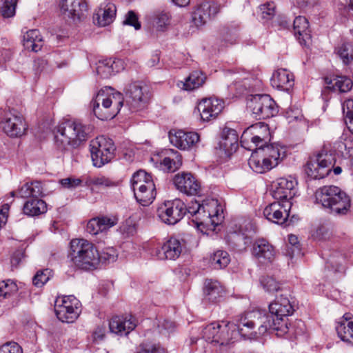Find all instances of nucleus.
<instances>
[{"label": "nucleus", "mask_w": 353, "mask_h": 353, "mask_svg": "<svg viewBox=\"0 0 353 353\" xmlns=\"http://www.w3.org/2000/svg\"><path fill=\"white\" fill-rule=\"evenodd\" d=\"M289 299L280 296L269 305V314L265 311L247 312L237 321L239 333L244 338L263 335L268 330L276 332L278 336L291 333L295 336L304 332V323L296 320L293 325L288 323V316L294 312Z\"/></svg>", "instance_id": "nucleus-1"}, {"label": "nucleus", "mask_w": 353, "mask_h": 353, "mask_svg": "<svg viewBox=\"0 0 353 353\" xmlns=\"http://www.w3.org/2000/svg\"><path fill=\"white\" fill-rule=\"evenodd\" d=\"M92 131V128L90 125L79 120H65L57 127L55 144L61 150L78 148L88 141Z\"/></svg>", "instance_id": "nucleus-2"}, {"label": "nucleus", "mask_w": 353, "mask_h": 353, "mask_svg": "<svg viewBox=\"0 0 353 353\" xmlns=\"http://www.w3.org/2000/svg\"><path fill=\"white\" fill-rule=\"evenodd\" d=\"M316 203L330 214L345 215L350 211L351 199L347 193L336 185H324L318 188L314 194Z\"/></svg>", "instance_id": "nucleus-3"}, {"label": "nucleus", "mask_w": 353, "mask_h": 353, "mask_svg": "<svg viewBox=\"0 0 353 353\" xmlns=\"http://www.w3.org/2000/svg\"><path fill=\"white\" fill-rule=\"evenodd\" d=\"M70 245V256L75 268L92 271L98 268L99 252L92 243L84 239H74Z\"/></svg>", "instance_id": "nucleus-4"}, {"label": "nucleus", "mask_w": 353, "mask_h": 353, "mask_svg": "<svg viewBox=\"0 0 353 353\" xmlns=\"http://www.w3.org/2000/svg\"><path fill=\"white\" fill-rule=\"evenodd\" d=\"M123 105V97L120 92L106 96L103 90L99 91L91 101L94 114L101 120L112 119L119 112Z\"/></svg>", "instance_id": "nucleus-5"}, {"label": "nucleus", "mask_w": 353, "mask_h": 353, "mask_svg": "<svg viewBox=\"0 0 353 353\" xmlns=\"http://www.w3.org/2000/svg\"><path fill=\"white\" fill-rule=\"evenodd\" d=\"M271 140L269 127L264 123L259 122L250 125L242 133L241 145L245 149L256 152Z\"/></svg>", "instance_id": "nucleus-6"}, {"label": "nucleus", "mask_w": 353, "mask_h": 353, "mask_svg": "<svg viewBox=\"0 0 353 353\" xmlns=\"http://www.w3.org/2000/svg\"><path fill=\"white\" fill-rule=\"evenodd\" d=\"M240 317L236 319V323L234 326L237 327V321ZM232 325L230 323L221 325L219 323L214 322L206 325L202 331L203 337L206 341L213 343L215 345L226 346L230 343H234V339L235 336L239 334L242 336L239 330L237 332L230 330ZM238 329V327H236Z\"/></svg>", "instance_id": "nucleus-7"}, {"label": "nucleus", "mask_w": 353, "mask_h": 353, "mask_svg": "<svg viewBox=\"0 0 353 353\" xmlns=\"http://www.w3.org/2000/svg\"><path fill=\"white\" fill-rule=\"evenodd\" d=\"M247 108L256 119H265L277 113L275 101L268 94L249 95L247 97Z\"/></svg>", "instance_id": "nucleus-8"}, {"label": "nucleus", "mask_w": 353, "mask_h": 353, "mask_svg": "<svg viewBox=\"0 0 353 353\" xmlns=\"http://www.w3.org/2000/svg\"><path fill=\"white\" fill-rule=\"evenodd\" d=\"M335 157L332 152L321 150L314 160L307 161L305 172L313 179H320L327 176L335 163Z\"/></svg>", "instance_id": "nucleus-9"}, {"label": "nucleus", "mask_w": 353, "mask_h": 353, "mask_svg": "<svg viewBox=\"0 0 353 353\" xmlns=\"http://www.w3.org/2000/svg\"><path fill=\"white\" fill-rule=\"evenodd\" d=\"M90 153L95 167L101 168L114 157L115 147L112 139L97 137L90 143Z\"/></svg>", "instance_id": "nucleus-10"}, {"label": "nucleus", "mask_w": 353, "mask_h": 353, "mask_svg": "<svg viewBox=\"0 0 353 353\" xmlns=\"http://www.w3.org/2000/svg\"><path fill=\"white\" fill-rule=\"evenodd\" d=\"M79 301L74 296H63L59 303L57 301L54 311L57 317L63 323H73L79 316L81 309Z\"/></svg>", "instance_id": "nucleus-11"}, {"label": "nucleus", "mask_w": 353, "mask_h": 353, "mask_svg": "<svg viewBox=\"0 0 353 353\" xmlns=\"http://www.w3.org/2000/svg\"><path fill=\"white\" fill-rule=\"evenodd\" d=\"M254 234L255 231L250 223L244 228L236 225L235 228L228 232L226 241L232 249L242 252L252 243Z\"/></svg>", "instance_id": "nucleus-12"}, {"label": "nucleus", "mask_w": 353, "mask_h": 353, "mask_svg": "<svg viewBox=\"0 0 353 353\" xmlns=\"http://www.w3.org/2000/svg\"><path fill=\"white\" fill-rule=\"evenodd\" d=\"M157 213L163 223L174 225L185 214V205L179 199L167 201L158 208Z\"/></svg>", "instance_id": "nucleus-13"}, {"label": "nucleus", "mask_w": 353, "mask_h": 353, "mask_svg": "<svg viewBox=\"0 0 353 353\" xmlns=\"http://www.w3.org/2000/svg\"><path fill=\"white\" fill-rule=\"evenodd\" d=\"M292 205L291 201L272 203L264 208L263 215L268 221L274 223L279 225L287 223V225H290L294 222L293 219H295V216H292L289 219Z\"/></svg>", "instance_id": "nucleus-14"}, {"label": "nucleus", "mask_w": 353, "mask_h": 353, "mask_svg": "<svg viewBox=\"0 0 353 353\" xmlns=\"http://www.w3.org/2000/svg\"><path fill=\"white\" fill-rule=\"evenodd\" d=\"M128 103L133 110L143 108L148 102L150 94L148 88L141 81H134L125 88Z\"/></svg>", "instance_id": "nucleus-15"}, {"label": "nucleus", "mask_w": 353, "mask_h": 353, "mask_svg": "<svg viewBox=\"0 0 353 353\" xmlns=\"http://www.w3.org/2000/svg\"><path fill=\"white\" fill-rule=\"evenodd\" d=\"M297 181L289 176L277 179L272 184L273 198L281 203L291 201L296 193Z\"/></svg>", "instance_id": "nucleus-16"}, {"label": "nucleus", "mask_w": 353, "mask_h": 353, "mask_svg": "<svg viewBox=\"0 0 353 353\" xmlns=\"http://www.w3.org/2000/svg\"><path fill=\"white\" fill-rule=\"evenodd\" d=\"M218 201L216 199H207L203 201L201 208L197 211V213L192 221L197 228L201 226H208L209 224L218 225L216 223L214 217L218 218L219 210Z\"/></svg>", "instance_id": "nucleus-17"}, {"label": "nucleus", "mask_w": 353, "mask_h": 353, "mask_svg": "<svg viewBox=\"0 0 353 353\" xmlns=\"http://www.w3.org/2000/svg\"><path fill=\"white\" fill-rule=\"evenodd\" d=\"M60 6L64 17L70 19L74 23L81 21L88 12L85 0H61Z\"/></svg>", "instance_id": "nucleus-18"}, {"label": "nucleus", "mask_w": 353, "mask_h": 353, "mask_svg": "<svg viewBox=\"0 0 353 353\" xmlns=\"http://www.w3.org/2000/svg\"><path fill=\"white\" fill-rule=\"evenodd\" d=\"M173 183L176 188L185 194L191 196L201 193V183L191 173L181 172L176 174Z\"/></svg>", "instance_id": "nucleus-19"}, {"label": "nucleus", "mask_w": 353, "mask_h": 353, "mask_svg": "<svg viewBox=\"0 0 353 353\" xmlns=\"http://www.w3.org/2000/svg\"><path fill=\"white\" fill-rule=\"evenodd\" d=\"M0 127L10 137H17L23 134L27 125L21 116L8 112L0 122Z\"/></svg>", "instance_id": "nucleus-20"}, {"label": "nucleus", "mask_w": 353, "mask_h": 353, "mask_svg": "<svg viewBox=\"0 0 353 353\" xmlns=\"http://www.w3.org/2000/svg\"><path fill=\"white\" fill-rule=\"evenodd\" d=\"M170 143L180 150H188L199 140V135L194 132H185L182 130H170L169 132Z\"/></svg>", "instance_id": "nucleus-21"}, {"label": "nucleus", "mask_w": 353, "mask_h": 353, "mask_svg": "<svg viewBox=\"0 0 353 353\" xmlns=\"http://www.w3.org/2000/svg\"><path fill=\"white\" fill-rule=\"evenodd\" d=\"M219 11L214 2L205 1L198 6L192 13V21L196 27L205 24L208 20L214 17Z\"/></svg>", "instance_id": "nucleus-22"}, {"label": "nucleus", "mask_w": 353, "mask_h": 353, "mask_svg": "<svg viewBox=\"0 0 353 353\" xmlns=\"http://www.w3.org/2000/svg\"><path fill=\"white\" fill-rule=\"evenodd\" d=\"M183 245L176 238L167 240L160 248H157L154 255L160 260H175L182 252Z\"/></svg>", "instance_id": "nucleus-23"}, {"label": "nucleus", "mask_w": 353, "mask_h": 353, "mask_svg": "<svg viewBox=\"0 0 353 353\" xmlns=\"http://www.w3.org/2000/svg\"><path fill=\"white\" fill-rule=\"evenodd\" d=\"M109 330L111 333L117 335H127L137 327V320L132 316H115L109 321Z\"/></svg>", "instance_id": "nucleus-24"}, {"label": "nucleus", "mask_w": 353, "mask_h": 353, "mask_svg": "<svg viewBox=\"0 0 353 353\" xmlns=\"http://www.w3.org/2000/svg\"><path fill=\"white\" fill-rule=\"evenodd\" d=\"M238 141L237 132L234 129L225 128L221 134L219 149L225 157H230L238 148Z\"/></svg>", "instance_id": "nucleus-25"}, {"label": "nucleus", "mask_w": 353, "mask_h": 353, "mask_svg": "<svg viewBox=\"0 0 353 353\" xmlns=\"http://www.w3.org/2000/svg\"><path fill=\"white\" fill-rule=\"evenodd\" d=\"M223 108V101L215 98L203 99L199 102L197 109L203 121L216 118Z\"/></svg>", "instance_id": "nucleus-26"}, {"label": "nucleus", "mask_w": 353, "mask_h": 353, "mask_svg": "<svg viewBox=\"0 0 353 353\" xmlns=\"http://www.w3.org/2000/svg\"><path fill=\"white\" fill-rule=\"evenodd\" d=\"M252 254L260 263L268 264L274 261L275 250L269 242L262 239L254 243Z\"/></svg>", "instance_id": "nucleus-27"}, {"label": "nucleus", "mask_w": 353, "mask_h": 353, "mask_svg": "<svg viewBox=\"0 0 353 353\" xmlns=\"http://www.w3.org/2000/svg\"><path fill=\"white\" fill-rule=\"evenodd\" d=\"M294 75L286 69H278L272 74L271 85L279 90L288 92L294 85Z\"/></svg>", "instance_id": "nucleus-28"}, {"label": "nucleus", "mask_w": 353, "mask_h": 353, "mask_svg": "<svg viewBox=\"0 0 353 353\" xmlns=\"http://www.w3.org/2000/svg\"><path fill=\"white\" fill-rule=\"evenodd\" d=\"M134 196L141 205L143 206L152 203L156 196L155 185L153 181H149L145 185H139L133 190Z\"/></svg>", "instance_id": "nucleus-29"}, {"label": "nucleus", "mask_w": 353, "mask_h": 353, "mask_svg": "<svg viewBox=\"0 0 353 353\" xmlns=\"http://www.w3.org/2000/svg\"><path fill=\"white\" fill-rule=\"evenodd\" d=\"M261 150L263 152V157L271 163L272 168L276 167L286 156L285 148L277 143H267Z\"/></svg>", "instance_id": "nucleus-30"}, {"label": "nucleus", "mask_w": 353, "mask_h": 353, "mask_svg": "<svg viewBox=\"0 0 353 353\" xmlns=\"http://www.w3.org/2000/svg\"><path fill=\"white\" fill-rule=\"evenodd\" d=\"M293 30L295 37L301 45H306L311 39L309 22L305 17H296L293 21Z\"/></svg>", "instance_id": "nucleus-31"}, {"label": "nucleus", "mask_w": 353, "mask_h": 353, "mask_svg": "<svg viewBox=\"0 0 353 353\" xmlns=\"http://www.w3.org/2000/svg\"><path fill=\"white\" fill-rule=\"evenodd\" d=\"M336 331L343 341L353 343V316L345 314L338 322Z\"/></svg>", "instance_id": "nucleus-32"}, {"label": "nucleus", "mask_w": 353, "mask_h": 353, "mask_svg": "<svg viewBox=\"0 0 353 353\" xmlns=\"http://www.w3.org/2000/svg\"><path fill=\"white\" fill-rule=\"evenodd\" d=\"M123 69L121 60L106 59L99 61L97 67V72L103 79L109 78L111 75Z\"/></svg>", "instance_id": "nucleus-33"}, {"label": "nucleus", "mask_w": 353, "mask_h": 353, "mask_svg": "<svg viewBox=\"0 0 353 353\" xmlns=\"http://www.w3.org/2000/svg\"><path fill=\"white\" fill-rule=\"evenodd\" d=\"M44 41L40 32L37 29L27 31L23 37V45L27 50L37 52L41 50Z\"/></svg>", "instance_id": "nucleus-34"}, {"label": "nucleus", "mask_w": 353, "mask_h": 353, "mask_svg": "<svg viewBox=\"0 0 353 353\" xmlns=\"http://www.w3.org/2000/svg\"><path fill=\"white\" fill-rule=\"evenodd\" d=\"M116 15V7L114 4H107L103 8H99L97 13L93 17L94 21H97L100 26H105L110 24Z\"/></svg>", "instance_id": "nucleus-35"}, {"label": "nucleus", "mask_w": 353, "mask_h": 353, "mask_svg": "<svg viewBox=\"0 0 353 353\" xmlns=\"http://www.w3.org/2000/svg\"><path fill=\"white\" fill-rule=\"evenodd\" d=\"M23 212L29 216H38L47 212V204L39 198H30L24 203Z\"/></svg>", "instance_id": "nucleus-36"}, {"label": "nucleus", "mask_w": 353, "mask_h": 353, "mask_svg": "<svg viewBox=\"0 0 353 353\" xmlns=\"http://www.w3.org/2000/svg\"><path fill=\"white\" fill-rule=\"evenodd\" d=\"M223 289L220 283L211 279H205L203 286L205 297L211 302H216L222 296Z\"/></svg>", "instance_id": "nucleus-37"}, {"label": "nucleus", "mask_w": 353, "mask_h": 353, "mask_svg": "<svg viewBox=\"0 0 353 353\" xmlns=\"http://www.w3.org/2000/svg\"><path fill=\"white\" fill-rule=\"evenodd\" d=\"M206 76L203 72L195 70L192 72L189 76L185 79V81H181L182 89L190 91L203 85L206 80Z\"/></svg>", "instance_id": "nucleus-38"}, {"label": "nucleus", "mask_w": 353, "mask_h": 353, "mask_svg": "<svg viewBox=\"0 0 353 353\" xmlns=\"http://www.w3.org/2000/svg\"><path fill=\"white\" fill-rule=\"evenodd\" d=\"M325 83L327 85V88L332 89L334 91L339 90L340 92L350 91L353 85L352 81L345 76H338L334 80L326 77Z\"/></svg>", "instance_id": "nucleus-39"}, {"label": "nucleus", "mask_w": 353, "mask_h": 353, "mask_svg": "<svg viewBox=\"0 0 353 353\" xmlns=\"http://www.w3.org/2000/svg\"><path fill=\"white\" fill-rule=\"evenodd\" d=\"M229 254L224 250H216L210 257V266L215 270H220L225 268L230 263Z\"/></svg>", "instance_id": "nucleus-40"}, {"label": "nucleus", "mask_w": 353, "mask_h": 353, "mask_svg": "<svg viewBox=\"0 0 353 353\" xmlns=\"http://www.w3.org/2000/svg\"><path fill=\"white\" fill-rule=\"evenodd\" d=\"M250 168L256 173H264L272 169V165L265 158H259L256 154L252 153L248 161Z\"/></svg>", "instance_id": "nucleus-41"}, {"label": "nucleus", "mask_w": 353, "mask_h": 353, "mask_svg": "<svg viewBox=\"0 0 353 353\" xmlns=\"http://www.w3.org/2000/svg\"><path fill=\"white\" fill-rule=\"evenodd\" d=\"M344 262V256L338 252H335L327 259L326 268L333 270L334 272H343L345 270Z\"/></svg>", "instance_id": "nucleus-42"}, {"label": "nucleus", "mask_w": 353, "mask_h": 353, "mask_svg": "<svg viewBox=\"0 0 353 353\" xmlns=\"http://www.w3.org/2000/svg\"><path fill=\"white\" fill-rule=\"evenodd\" d=\"M337 55L345 65L353 61V46L350 43H344L336 49Z\"/></svg>", "instance_id": "nucleus-43"}, {"label": "nucleus", "mask_w": 353, "mask_h": 353, "mask_svg": "<svg viewBox=\"0 0 353 353\" xmlns=\"http://www.w3.org/2000/svg\"><path fill=\"white\" fill-rule=\"evenodd\" d=\"M170 17L168 12H157L154 17L153 26L158 31H164L170 25Z\"/></svg>", "instance_id": "nucleus-44"}, {"label": "nucleus", "mask_w": 353, "mask_h": 353, "mask_svg": "<svg viewBox=\"0 0 353 353\" xmlns=\"http://www.w3.org/2000/svg\"><path fill=\"white\" fill-rule=\"evenodd\" d=\"M85 185L88 186L96 185L109 188L116 186L117 183L106 176H97L87 177L85 179Z\"/></svg>", "instance_id": "nucleus-45"}, {"label": "nucleus", "mask_w": 353, "mask_h": 353, "mask_svg": "<svg viewBox=\"0 0 353 353\" xmlns=\"http://www.w3.org/2000/svg\"><path fill=\"white\" fill-rule=\"evenodd\" d=\"M17 285L10 279L0 282V301L17 292Z\"/></svg>", "instance_id": "nucleus-46"}, {"label": "nucleus", "mask_w": 353, "mask_h": 353, "mask_svg": "<svg viewBox=\"0 0 353 353\" xmlns=\"http://www.w3.org/2000/svg\"><path fill=\"white\" fill-rule=\"evenodd\" d=\"M149 181H153L150 174L144 170H139L135 172L131 179L132 189L138 188L139 185H145L148 184Z\"/></svg>", "instance_id": "nucleus-47"}, {"label": "nucleus", "mask_w": 353, "mask_h": 353, "mask_svg": "<svg viewBox=\"0 0 353 353\" xmlns=\"http://www.w3.org/2000/svg\"><path fill=\"white\" fill-rule=\"evenodd\" d=\"M170 152L176 156V160L170 157H165L162 161V165L166 168L169 172H174L182 164L181 156L174 150H170Z\"/></svg>", "instance_id": "nucleus-48"}, {"label": "nucleus", "mask_w": 353, "mask_h": 353, "mask_svg": "<svg viewBox=\"0 0 353 353\" xmlns=\"http://www.w3.org/2000/svg\"><path fill=\"white\" fill-rule=\"evenodd\" d=\"M99 264L110 263L115 261L118 257V253L115 248L109 247L104 248L101 252H99Z\"/></svg>", "instance_id": "nucleus-49"}, {"label": "nucleus", "mask_w": 353, "mask_h": 353, "mask_svg": "<svg viewBox=\"0 0 353 353\" xmlns=\"http://www.w3.org/2000/svg\"><path fill=\"white\" fill-rule=\"evenodd\" d=\"M17 0H4L0 8V13L3 18H10L14 16Z\"/></svg>", "instance_id": "nucleus-50"}, {"label": "nucleus", "mask_w": 353, "mask_h": 353, "mask_svg": "<svg viewBox=\"0 0 353 353\" xmlns=\"http://www.w3.org/2000/svg\"><path fill=\"white\" fill-rule=\"evenodd\" d=\"M259 10L261 18L265 21L272 19L275 15V5L273 2L261 5Z\"/></svg>", "instance_id": "nucleus-51"}, {"label": "nucleus", "mask_w": 353, "mask_h": 353, "mask_svg": "<svg viewBox=\"0 0 353 353\" xmlns=\"http://www.w3.org/2000/svg\"><path fill=\"white\" fill-rule=\"evenodd\" d=\"M137 353H166L165 349L159 343L143 342L139 346Z\"/></svg>", "instance_id": "nucleus-52"}, {"label": "nucleus", "mask_w": 353, "mask_h": 353, "mask_svg": "<svg viewBox=\"0 0 353 353\" xmlns=\"http://www.w3.org/2000/svg\"><path fill=\"white\" fill-rule=\"evenodd\" d=\"M52 276V270L45 269L37 271L32 279L33 284L37 287H42L46 283Z\"/></svg>", "instance_id": "nucleus-53"}, {"label": "nucleus", "mask_w": 353, "mask_h": 353, "mask_svg": "<svg viewBox=\"0 0 353 353\" xmlns=\"http://www.w3.org/2000/svg\"><path fill=\"white\" fill-rule=\"evenodd\" d=\"M238 38L237 33L234 30L228 28H223L221 32V41L224 42L226 46L236 43Z\"/></svg>", "instance_id": "nucleus-54"}, {"label": "nucleus", "mask_w": 353, "mask_h": 353, "mask_svg": "<svg viewBox=\"0 0 353 353\" xmlns=\"http://www.w3.org/2000/svg\"><path fill=\"white\" fill-rule=\"evenodd\" d=\"M334 148L345 157H350L353 155V143L350 141H339L335 143Z\"/></svg>", "instance_id": "nucleus-55"}, {"label": "nucleus", "mask_w": 353, "mask_h": 353, "mask_svg": "<svg viewBox=\"0 0 353 353\" xmlns=\"http://www.w3.org/2000/svg\"><path fill=\"white\" fill-rule=\"evenodd\" d=\"M260 282L263 288L269 292H276L279 289V283L272 276H262Z\"/></svg>", "instance_id": "nucleus-56"}, {"label": "nucleus", "mask_w": 353, "mask_h": 353, "mask_svg": "<svg viewBox=\"0 0 353 353\" xmlns=\"http://www.w3.org/2000/svg\"><path fill=\"white\" fill-rule=\"evenodd\" d=\"M97 218L99 221V225L101 229V232L108 230V229L116 225L118 223V218L115 216H102Z\"/></svg>", "instance_id": "nucleus-57"}, {"label": "nucleus", "mask_w": 353, "mask_h": 353, "mask_svg": "<svg viewBox=\"0 0 353 353\" xmlns=\"http://www.w3.org/2000/svg\"><path fill=\"white\" fill-rule=\"evenodd\" d=\"M123 25L130 26L134 28L135 30H139L141 28V23L139 21L138 17L136 13L130 10L125 15V19L123 22Z\"/></svg>", "instance_id": "nucleus-58"}, {"label": "nucleus", "mask_w": 353, "mask_h": 353, "mask_svg": "<svg viewBox=\"0 0 353 353\" xmlns=\"http://www.w3.org/2000/svg\"><path fill=\"white\" fill-rule=\"evenodd\" d=\"M0 353H23V350L17 343L10 341L0 347Z\"/></svg>", "instance_id": "nucleus-59"}, {"label": "nucleus", "mask_w": 353, "mask_h": 353, "mask_svg": "<svg viewBox=\"0 0 353 353\" xmlns=\"http://www.w3.org/2000/svg\"><path fill=\"white\" fill-rule=\"evenodd\" d=\"M158 328L160 333L166 334L172 332L175 329V324L174 322L169 320H163L159 321Z\"/></svg>", "instance_id": "nucleus-60"}, {"label": "nucleus", "mask_w": 353, "mask_h": 353, "mask_svg": "<svg viewBox=\"0 0 353 353\" xmlns=\"http://www.w3.org/2000/svg\"><path fill=\"white\" fill-rule=\"evenodd\" d=\"M86 230L92 235H97L99 232H102L99 225V221L97 217L91 219L88 221L87 223Z\"/></svg>", "instance_id": "nucleus-61"}, {"label": "nucleus", "mask_w": 353, "mask_h": 353, "mask_svg": "<svg viewBox=\"0 0 353 353\" xmlns=\"http://www.w3.org/2000/svg\"><path fill=\"white\" fill-rule=\"evenodd\" d=\"M81 180L74 178H65L60 180V183L65 188H74L80 185Z\"/></svg>", "instance_id": "nucleus-62"}, {"label": "nucleus", "mask_w": 353, "mask_h": 353, "mask_svg": "<svg viewBox=\"0 0 353 353\" xmlns=\"http://www.w3.org/2000/svg\"><path fill=\"white\" fill-rule=\"evenodd\" d=\"M342 110L344 117L353 114V99H348L342 103Z\"/></svg>", "instance_id": "nucleus-63"}, {"label": "nucleus", "mask_w": 353, "mask_h": 353, "mask_svg": "<svg viewBox=\"0 0 353 353\" xmlns=\"http://www.w3.org/2000/svg\"><path fill=\"white\" fill-rule=\"evenodd\" d=\"M29 185H30L32 198H38L43 195V188L40 182L34 181L29 183Z\"/></svg>", "instance_id": "nucleus-64"}]
</instances>
